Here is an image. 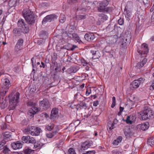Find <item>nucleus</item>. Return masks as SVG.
Here are the masks:
<instances>
[{"label": "nucleus", "mask_w": 154, "mask_h": 154, "mask_svg": "<svg viewBox=\"0 0 154 154\" xmlns=\"http://www.w3.org/2000/svg\"><path fill=\"white\" fill-rule=\"evenodd\" d=\"M90 7H87L86 3H83L80 6L77 8V11H80L82 12H87L88 10L90 9Z\"/></svg>", "instance_id": "nucleus-12"}, {"label": "nucleus", "mask_w": 154, "mask_h": 154, "mask_svg": "<svg viewBox=\"0 0 154 154\" xmlns=\"http://www.w3.org/2000/svg\"><path fill=\"white\" fill-rule=\"evenodd\" d=\"M147 144L151 146H152V145L154 144V140L153 137H149L148 138Z\"/></svg>", "instance_id": "nucleus-34"}, {"label": "nucleus", "mask_w": 154, "mask_h": 154, "mask_svg": "<svg viewBox=\"0 0 154 154\" xmlns=\"http://www.w3.org/2000/svg\"><path fill=\"white\" fill-rule=\"evenodd\" d=\"M22 13L23 16L29 25L31 26L35 23L36 19L33 11L26 8L23 10Z\"/></svg>", "instance_id": "nucleus-1"}, {"label": "nucleus", "mask_w": 154, "mask_h": 154, "mask_svg": "<svg viewBox=\"0 0 154 154\" xmlns=\"http://www.w3.org/2000/svg\"><path fill=\"white\" fill-rule=\"evenodd\" d=\"M34 151V150L31 149L27 148L25 150L24 152L25 154H30L32 151Z\"/></svg>", "instance_id": "nucleus-41"}, {"label": "nucleus", "mask_w": 154, "mask_h": 154, "mask_svg": "<svg viewBox=\"0 0 154 154\" xmlns=\"http://www.w3.org/2000/svg\"><path fill=\"white\" fill-rule=\"evenodd\" d=\"M2 152L4 154H10L11 152L10 150L7 145H5L3 147Z\"/></svg>", "instance_id": "nucleus-30"}, {"label": "nucleus", "mask_w": 154, "mask_h": 154, "mask_svg": "<svg viewBox=\"0 0 154 154\" xmlns=\"http://www.w3.org/2000/svg\"><path fill=\"white\" fill-rule=\"evenodd\" d=\"M21 140L23 143H27L33 144L35 141V140L34 138L29 135L23 136L21 138Z\"/></svg>", "instance_id": "nucleus-8"}, {"label": "nucleus", "mask_w": 154, "mask_h": 154, "mask_svg": "<svg viewBox=\"0 0 154 154\" xmlns=\"http://www.w3.org/2000/svg\"><path fill=\"white\" fill-rule=\"evenodd\" d=\"M131 38V35H129V36H128V37H127L126 38L125 37L123 39V42L127 44L129 43L131 41H130Z\"/></svg>", "instance_id": "nucleus-38"}, {"label": "nucleus", "mask_w": 154, "mask_h": 154, "mask_svg": "<svg viewBox=\"0 0 154 154\" xmlns=\"http://www.w3.org/2000/svg\"><path fill=\"white\" fill-rule=\"evenodd\" d=\"M34 104L35 103L29 101L27 103L28 106H32L28 112V115L32 117H33L34 115L38 111V108L34 106Z\"/></svg>", "instance_id": "nucleus-7"}, {"label": "nucleus", "mask_w": 154, "mask_h": 154, "mask_svg": "<svg viewBox=\"0 0 154 154\" xmlns=\"http://www.w3.org/2000/svg\"><path fill=\"white\" fill-rule=\"evenodd\" d=\"M151 87H152V88L154 89V80L152 82V84L151 85Z\"/></svg>", "instance_id": "nucleus-64"}, {"label": "nucleus", "mask_w": 154, "mask_h": 154, "mask_svg": "<svg viewBox=\"0 0 154 154\" xmlns=\"http://www.w3.org/2000/svg\"><path fill=\"white\" fill-rule=\"evenodd\" d=\"M20 93L17 92L9 98L10 107L11 109H14L19 101Z\"/></svg>", "instance_id": "nucleus-3"}, {"label": "nucleus", "mask_w": 154, "mask_h": 154, "mask_svg": "<svg viewBox=\"0 0 154 154\" xmlns=\"http://www.w3.org/2000/svg\"><path fill=\"white\" fill-rule=\"evenodd\" d=\"M22 46L17 45V44H16L15 47V50L16 51H18L22 49Z\"/></svg>", "instance_id": "nucleus-42"}, {"label": "nucleus", "mask_w": 154, "mask_h": 154, "mask_svg": "<svg viewBox=\"0 0 154 154\" xmlns=\"http://www.w3.org/2000/svg\"><path fill=\"white\" fill-rule=\"evenodd\" d=\"M39 36L41 38L45 40L48 38V34L45 31H42L40 32Z\"/></svg>", "instance_id": "nucleus-25"}, {"label": "nucleus", "mask_w": 154, "mask_h": 154, "mask_svg": "<svg viewBox=\"0 0 154 154\" xmlns=\"http://www.w3.org/2000/svg\"><path fill=\"white\" fill-rule=\"evenodd\" d=\"M124 14L125 17L128 18L131 17L132 14L131 12V11L127 9L126 7H125L124 9Z\"/></svg>", "instance_id": "nucleus-31"}, {"label": "nucleus", "mask_w": 154, "mask_h": 154, "mask_svg": "<svg viewBox=\"0 0 154 154\" xmlns=\"http://www.w3.org/2000/svg\"><path fill=\"white\" fill-rule=\"evenodd\" d=\"M58 109L57 107L53 108L51 111V118L54 119L57 117L58 115Z\"/></svg>", "instance_id": "nucleus-17"}, {"label": "nucleus", "mask_w": 154, "mask_h": 154, "mask_svg": "<svg viewBox=\"0 0 154 154\" xmlns=\"http://www.w3.org/2000/svg\"><path fill=\"white\" fill-rule=\"evenodd\" d=\"M91 53L93 55L92 58L93 59H98L100 56V54L98 51H91Z\"/></svg>", "instance_id": "nucleus-23"}, {"label": "nucleus", "mask_w": 154, "mask_h": 154, "mask_svg": "<svg viewBox=\"0 0 154 154\" xmlns=\"http://www.w3.org/2000/svg\"><path fill=\"white\" fill-rule=\"evenodd\" d=\"M101 17L100 19L99 22H98V23L99 25H100L101 22L102 23L104 22L105 21H106L108 17L106 15H104L103 14H101Z\"/></svg>", "instance_id": "nucleus-27"}, {"label": "nucleus", "mask_w": 154, "mask_h": 154, "mask_svg": "<svg viewBox=\"0 0 154 154\" xmlns=\"http://www.w3.org/2000/svg\"><path fill=\"white\" fill-rule=\"evenodd\" d=\"M132 116H127L126 119L125 121L126 123L129 124H131L132 123Z\"/></svg>", "instance_id": "nucleus-37"}, {"label": "nucleus", "mask_w": 154, "mask_h": 154, "mask_svg": "<svg viewBox=\"0 0 154 154\" xmlns=\"http://www.w3.org/2000/svg\"><path fill=\"white\" fill-rule=\"evenodd\" d=\"M144 80L145 79H143V78H140L132 82L131 84V85L133 88H137L139 87L140 84H143Z\"/></svg>", "instance_id": "nucleus-9"}, {"label": "nucleus", "mask_w": 154, "mask_h": 154, "mask_svg": "<svg viewBox=\"0 0 154 154\" xmlns=\"http://www.w3.org/2000/svg\"><path fill=\"white\" fill-rule=\"evenodd\" d=\"M41 115L42 117H45L46 118L49 117L48 115L45 112H43L42 113Z\"/></svg>", "instance_id": "nucleus-54"}, {"label": "nucleus", "mask_w": 154, "mask_h": 154, "mask_svg": "<svg viewBox=\"0 0 154 154\" xmlns=\"http://www.w3.org/2000/svg\"><path fill=\"white\" fill-rule=\"evenodd\" d=\"M11 133L9 131H6L2 134L3 139L9 141L12 139Z\"/></svg>", "instance_id": "nucleus-19"}, {"label": "nucleus", "mask_w": 154, "mask_h": 154, "mask_svg": "<svg viewBox=\"0 0 154 154\" xmlns=\"http://www.w3.org/2000/svg\"><path fill=\"white\" fill-rule=\"evenodd\" d=\"M85 38L87 41L91 42L95 38V35L92 33L88 32L86 33L85 35Z\"/></svg>", "instance_id": "nucleus-15"}, {"label": "nucleus", "mask_w": 154, "mask_h": 154, "mask_svg": "<svg viewBox=\"0 0 154 154\" xmlns=\"http://www.w3.org/2000/svg\"><path fill=\"white\" fill-rule=\"evenodd\" d=\"M9 88H3V87H2L1 88L0 91V95L2 96H4L8 92V90Z\"/></svg>", "instance_id": "nucleus-32"}, {"label": "nucleus", "mask_w": 154, "mask_h": 154, "mask_svg": "<svg viewBox=\"0 0 154 154\" xmlns=\"http://www.w3.org/2000/svg\"><path fill=\"white\" fill-rule=\"evenodd\" d=\"M8 141H6V140L5 139H3L1 141L0 143H2L3 144H4L5 145L6 144V142Z\"/></svg>", "instance_id": "nucleus-61"}, {"label": "nucleus", "mask_w": 154, "mask_h": 154, "mask_svg": "<svg viewBox=\"0 0 154 154\" xmlns=\"http://www.w3.org/2000/svg\"><path fill=\"white\" fill-rule=\"evenodd\" d=\"M1 85L3 88H9V85H10V82L6 77L3 78L1 79Z\"/></svg>", "instance_id": "nucleus-13"}, {"label": "nucleus", "mask_w": 154, "mask_h": 154, "mask_svg": "<svg viewBox=\"0 0 154 154\" xmlns=\"http://www.w3.org/2000/svg\"><path fill=\"white\" fill-rule=\"evenodd\" d=\"M34 128V126L29 125L28 127L24 129L25 132L27 134H30L32 133V131H33L32 128Z\"/></svg>", "instance_id": "nucleus-29"}, {"label": "nucleus", "mask_w": 154, "mask_h": 154, "mask_svg": "<svg viewBox=\"0 0 154 154\" xmlns=\"http://www.w3.org/2000/svg\"><path fill=\"white\" fill-rule=\"evenodd\" d=\"M33 144H34V149L36 148H38V149H40L43 146V144L40 141L36 142L35 141V143H34Z\"/></svg>", "instance_id": "nucleus-28"}, {"label": "nucleus", "mask_w": 154, "mask_h": 154, "mask_svg": "<svg viewBox=\"0 0 154 154\" xmlns=\"http://www.w3.org/2000/svg\"><path fill=\"white\" fill-rule=\"evenodd\" d=\"M59 129L58 127H56L55 129H54V131L52 132H49L46 134V137L48 138H51L54 136L59 131Z\"/></svg>", "instance_id": "nucleus-22"}, {"label": "nucleus", "mask_w": 154, "mask_h": 154, "mask_svg": "<svg viewBox=\"0 0 154 154\" xmlns=\"http://www.w3.org/2000/svg\"><path fill=\"white\" fill-rule=\"evenodd\" d=\"M147 61V60L146 58H144L143 59L140 60V61L137 63L136 66V67L137 69H140L146 63Z\"/></svg>", "instance_id": "nucleus-20"}, {"label": "nucleus", "mask_w": 154, "mask_h": 154, "mask_svg": "<svg viewBox=\"0 0 154 154\" xmlns=\"http://www.w3.org/2000/svg\"><path fill=\"white\" fill-rule=\"evenodd\" d=\"M85 15H79V17L80 19H83L86 18Z\"/></svg>", "instance_id": "nucleus-58"}, {"label": "nucleus", "mask_w": 154, "mask_h": 154, "mask_svg": "<svg viewBox=\"0 0 154 154\" xmlns=\"http://www.w3.org/2000/svg\"><path fill=\"white\" fill-rule=\"evenodd\" d=\"M91 92V90L90 88L87 89L86 92V95L87 96H88Z\"/></svg>", "instance_id": "nucleus-51"}, {"label": "nucleus", "mask_w": 154, "mask_h": 154, "mask_svg": "<svg viewBox=\"0 0 154 154\" xmlns=\"http://www.w3.org/2000/svg\"><path fill=\"white\" fill-rule=\"evenodd\" d=\"M22 123L23 125H26L27 124V122L26 120H23L22 122Z\"/></svg>", "instance_id": "nucleus-62"}, {"label": "nucleus", "mask_w": 154, "mask_h": 154, "mask_svg": "<svg viewBox=\"0 0 154 154\" xmlns=\"http://www.w3.org/2000/svg\"><path fill=\"white\" fill-rule=\"evenodd\" d=\"M13 32L16 36H20L21 35V33L23 32L20 29L18 28H16L14 29L13 31Z\"/></svg>", "instance_id": "nucleus-26"}, {"label": "nucleus", "mask_w": 154, "mask_h": 154, "mask_svg": "<svg viewBox=\"0 0 154 154\" xmlns=\"http://www.w3.org/2000/svg\"><path fill=\"white\" fill-rule=\"evenodd\" d=\"M72 35L73 40L76 41L79 44L82 43V42L81 40L80 37L77 34L74 33L72 34Z\"/></svg>", "instance_id": "nucleus-24"}, {"label": "nucleus", "mask_w": 154, "mask_h": 154, "mask_svg": "<svg viewBox=\"0 0 154 154\" xmlns=\"http://www.w3.org/2000/svg\"><path fill=\"white\" fill-rule=\"evenodd\" d=\"M92 143L89 141H86L82 143L81 145V147L80 150L81 151L85 150L88 148L91 147Z\"/></svg>", "instance_id": "nucleus-14"}, {"label": "nucleus", "mask_w": 154, "mask_h": 154, "mask_svg": "<svg viewBox=\"0 0 154 154\" xmlns=\"http://www.w3.org/2000/svg\"><path fill=\"white\" fill-rule=\"evenodd\" d=\"M23 43V40L22 38H20L17 41L16 44L17 45L22 46Z\"/></svg>", "instance_id": "nucleus-40"}, {"label": "nucleus", "mask_w": 154, "mask_h": 154, "mask_svg": "<svg viewBox=\"0 0 154 154\" xmlns=\"http://www.w3.org/2000/svg\"><path fill=\"white\" fill-rule=\"evenodd\" d=\"M141 129L143 131L146 130L149 128V125L145 123L142 124L140 125Z\"/></svg>", "instance_id": "nucleus-33"}, {"label": "nucleus", "mask_w": 154, "mask_h": 154, "mask_svg": "<svg viewBox=\"0 0 154 154\" xmlns=\"http://www.w3.org/2000/svg\"><path fill=\"white\" fill-rule=\"evenodd\" d=\"M68 154H76V153L73 148H70L68 150Z\"/></svg>", "instance_id": "nucleus-44"}, {"label": "nucleus", "mask_w": 154, "mask_h": 154, "mask_svg": "<svg viewBox=\"0 0 154 154\" xmlns=\"http://www.w3.org/2000/svg\"><path fill=\"white\" fill-rule=\"evenodd\" d=\"M140 115L143 120H146L153 118L154 113L150 108L145 106L143 110L140 112Z\"/></svg>", "instance_id": "nucleus-2"}, {"label": "nucleus", "mask_w": 154, "mask_h": 154, "mask_svg": "<svg viewBox=\"0 0 154 154\" xmlns=\"http://www.w3.org/2000/svg\"><path fill=\"white\" fill-rule=\"evenodd\" d=\"M80 106L85 109H86L87 107V104L83 102L80 103Z\"/></svg>", "instance_id": "nucleus-45"}, {"label": "nucleus", "mask_w": 154, "mask_h": 154, "mask_svg": "<svg viewBox=\"0 0 154 154\" xmlns=\"http://www.w3.org/2000/svg\"><path fill=\"white\" fill-rule=\"evenodd\" d=\"M91 112L89 111L88 112V113L85 115L84 117H85L84 119H85V118H89L90 116H91Z\"/></svg>", "instance_id": "nucleus-49"}, {"label": "nucleus", "mask_w": 154, "mask_h": 154, "mask_svg": "<svg viewBox=\"0 0 154 154\" xmlns=\"http://www.w3.org/2000/svg\"><path fill=\"white\" fill-rule=\"evenodd\" d=\"M95 150H91L88 151L85 153H83L82 154H95Z\"/></svg>", "instance_id": "nucleus-46"}, {"label": "nucleus", "mask_w": 154, "mask_h": 154, "mask_svg": "<svg viewBox=\"0 0 154 154\" xmlns=\"http://www.w3.org/2000/svg\"><path fill=\"white\" fill-rule=\"evenodd\" d=\"M123 131L124 134L126 136L129 137L132 135V133L129 126H125Z\"/></svg>", "instance_id": "nucleus-18"}, {"label": "nucleus", "mask_w": 154, "mask_h": 154, "mask_svg": "<svg viewBox=\"0 0 154 154\" xmlns=\"http://www.w3.org/2000/svg\"><path fill=\"white\" fill-rule=\"evenodd\" d=\"M45 40V39L41 38H40L37 40V43L38 45H41L44 42Z\"/></svg>", "instance_id": "nucleus-43"}, {"label": "nucleus", "mask_w": 154, "mask_h": 154, "mask_svg": "<svg viewBox=\"0 0 154 154\" xmlns=\"http://www.w3.org/2000/svg\"><path fill=\"white\" fill-rule=\"evenodd\" d=\"M118 23L120 25H122L124 23V20L123 19L121 18L118 20Z\"/></svg>", "instance_id": "nucleus-52"}, {"label": "nucleus", "mask_w": 154, "mask_h": 154, "mask_svg": "<svg viewBox=\"0 0 154 154\" xmlns=\"http://www.w3.org/2000/svg\"><path fill=\"white\" fill-rule=\"evenodd\" d=\"M77 47V46L75 45H73L72 47L70 48L71 51H73L75 48Z\"/></svg>", "instance_id": "nucleus-63"}, {"label": "nucleus", "mask_w": 154, "mask_h": 154, "mask_svg": "<svg viewBox=\"0 0 154 154\" xmlns=\"http://www.w3.org/2000/svg\"><path fill=\"white\" fill-rule=\"evenodd\" d=\"M79 0H68L67 2L69 4L76 3Z\"/></svg>", "instance_id": "nucleus-53"}, {"label": "nucleus", "mask_w": 154, "mask_h": 154, "mask_svg": "<svg viewBox=\"0 0 154 154\" xmlns=\"http://www.w3.org/2000/svg\"><path fill=\"white\" fill-rule=\"evenodd\" d=\"M122 140V137L121 136H119V137L118 138L116 139V140L117 141H118L119 143L121 142Z\"/></svg>", "instance_id": "nucleus-57"}, {"label": "nucleus", "mask_w": 154, "mask_h": 154, "mask_svg": "<svg viewBox=\"0 0 154 154\" xmlns=\"http://www.w3.org/2000/svg\"><path fill=\"white\" fill-rule=\"evenodd\" d=\"M39 104L40 106L45 110H47L50 107L49 102L47 99H44L43 100L40 101Z\"/></svg>", "instance_id": "nucleus-11"}, {"label": "nucleus", "mask_w": 154, "mask_h": 154, "mask_svg": "<svg viewBox=\"0 0 154 154\" xmlns=\"http://www.w3.org/2000/svg\"><path fill=\"white\" fill-rule=\"evenodd\" d=\"M119 143V142H118V141H117L116 140H114L112 142V144L113 145H117Z\"/></svg>", "instance_id": "nucleus-60"}, {"label": "nucleus", "mask_w": 154, "mask_h": 154, "mask_svg": "<svg viewBox=\"0 0 154 154\" xmlns=\"http://www.w3.org/2000/svg\"><path fill=\"white\" fill-rule=\"evenodd\" d=\"M82 64L83 66H86L88 63L84 59H81V60Z\"/></svg>", "instance_id": "nucleus-47"}, {"label": "nucleus", "mask_w": 154, "mask_h": 154, "mask_svg": "<svg viewBox=\"0 0 154 154\" xmlns=\"http://www.w3.org/2000/svg\"><path fill=\"white\" fill-rule=\"evenodd\" d=\"M128 44L124 43V42H122V47L123 48H126L127 47V45Z\"/></svg>", "instance_id": "nucleus-59"}, {"label": "nucleus", "mask_w": 154, "mask_h": 154, "mask_svg": "<svg viewBox=\"0 0 154 154\" xmlns=\"http://www.w3.org/2000/svg\"><path fill=\"white\" fill-rule=\"evenodd\" d=\"M17 25L22 32L24 33H27L29 31V26L26 24L24 20L22 19L19 20L17 22Z\"/></svg>", "instance_id": "nucleus-4"}, {"label": "nucleus", "mask_w": 154, "mask_h": 154, "mask_svg": "<svg viewBox=\"0 0 154 154\" xmlns=\"http://www.w3.org/2000/svg\"><path fill=\"white\" fill-rule=\"evenodd\" d=\"M109 4V2L107 0H104L100 3V6L98 8V11L100 12H103L104 11L106 12L110 11L112 10L110 7L105 8Z\"/></svg>", "instance_id": "nucleus-5"}, {"label": "nucleus", "mask_w": 154, "mask_h": 154, "mask_svg": "<svg viewBox=\"0 0 154 154\" xmlns=\"http://www.w3.org/2000/svg\"><path fill=\"white\" fill-rule=\"evenodd\" d=\"M16 0H10L9 2V5L11 7H15L16 5Z\"/></svg>", "instance_id": "nucleus-36"}, {"label": "nucleus", "mask_w": 154, "mask_h": 154, "mask_svg": "<svg viewBox=\"0 0 154 154\" xmlns=\"http://www.w3.org/2000/svg\"><path fill=\"white\" fill-rule=\"evenodd\" d=\"M64 143L63 141L62 140H60L59 141L58 143H57V146L58 147H60Z\"/></svg>", "instance_id": "nucleus-48"}, {"label": "nucleus", "mask_w": 154, "mask_h": 154, "mask_svg": "<svg viewBox=\"0 0 154 154\" xmlns=\"http://www.w3.org/2000/svg\"><path fill=\"white\" fill-rule=\"evenodd\" d=\"M137 51L139 54L140 55L141 58L146 56V54L149 52L147 45L145 43L142 44L140 49H138Z\"/></svg>", "instance_id": "nucleus-6"}, {"label": "nucleus", "mask_w": 154, "mask_h": 154, "mask_svg": "<svg viewBox=\"0 0 154 154\" xmlns=\"http://www.w3.org/2000/svg\"><path fill=\"white\" fill-rule=\"evenodd\" d=\"M114 125L113 124H111V122L110 123H109H109L108 125L107 126V127H109V129H112L114 128Z\"/></svg>", "instance_id": "nucleus-50"}, {"label": "nucleus", "mask_w": 154, "mask_h": 154, "mask_svg": "<svg viewBox=\"0 0 154 154\" xmlns=\"http://www.w3.org/2000/svg\"><path fill=\"white\" fill-rule=\"evenodd\" d=\"M120 109V111L118 113V115L119 116H120L121 114V113L122 112L123 110L124 109V108L123 107H122L120 106L119 108Z\"/></svg>", "instance_id": "nucleus-56"}, {"label": "nucleus", "mask_w": 154, "mask_h": 154, "mask_svg": "<svg viewBox=\"0 0 154 154\" xmlns=\"http://www.w3.org/2000/svg\"><path fill=\"white\" fill-rule=\"evenodd\" d=\"M33 131H32L31 134L32 136H38L42 132V130L38 128L35 127L32 128Z\"/></svg>", "instance_id": "nucleus-21"}, {"label": "nucleus", "mask_w": 154, "mask_h": 154, "mask_svg": "<svg viewBox=\"0 0 154 154\" xmlns=\"http://www.w3.org/2000/svg\"><path fill=\"white\" fill-rule=\"evenodd\" d=\"M57 18V16L55 14L47 15L43 18L42 20V23L45 24L47 22H51L56 19Z\"/></svg>", "instance_id": "nucleus-10"}, {"label": "nucleus", "mask_w": 154, "mask_h": 154, "mask_svg": "<svg viewBox=\"0 0 154 154\" xmlns=\"http://www.w3.org/2000/svg\"><path fill=\"white\" fill-rule=\"evenodd\" d=\"M99 104V102L98 100L95 101L93 102V106H97Z\"/></svg>", "instance_id": "nucleus-55"}, {"label": "nucleus", "mask_w": 154, "mask_h": 154, "mask_svg": "<svg viewBox=\"0 0 154 154\" xmlns=\"http://www.w3.org/2000/svg\"><path fill=\"white\" fill-rule=\"evenodd\" d=\"M66 19L65 16L63 15H61L60 18V22L63 23L66 21Z\"/></svg>", "instance_id": "nucleus-39"}, {"label": "nucleus", "mask_w": 154, "mask_h": 154, "mask_svg": "<svg viewBox=\"0 0 154 154\" xmlns=\"http://www.w3.org/2000/svg\"><path fill=\"white\" fill-rule=\"evenodd\" d=\"M23 146L22 142L20 141H17L11 144L12 147L14 149H17L21 148Z\"/></svg>", "instance_id": "nucleus-16"}, {"label": "nucleus", "mask_w": 154, "mask_h": 154, "mask_svg": "<svg viewBox=\"0 0 154 154\" xmlns=\"http://www.w3.org/2000/svg\"><path fill=\"white\" fill-rule=\"evenodd\" d=\"M54 126V125L53 123H51L45 126V129H46L48 131H51L53 129Z\"/></svg>", "instance_id": "nucleus-35"}]
</instances>
